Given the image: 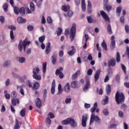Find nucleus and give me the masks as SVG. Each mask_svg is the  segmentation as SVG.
<instances>
[{
	"mask_svg": "<svg viewBox=\"0 0 129 129\" xmlns=\"http://www.w3.org/2000/svg\"><path fill=\"white\" fill-rule=\"evenodd\" d=\"M82 10L83 12L86 11V5H85V0H82Z\"/></svg>",
	"mask_w": 129,
	"mask_h": 129,
	"instance_id": "nucleus-28",
	"label": "nucleus"
},
{
	"mask_svg": "<svg viewBox=\"0 0 129 129\" xmlns=\"http://www.w3.org/2000/svg\"><path fill=\"white\" fill-rule=\"evenodd\" d=\"M62 32H63V30H62V29L58 28V30L56 31L57 35L60 36V35L62 34Z\"/></svg>",
	"mask_w": 129,
	"mask_h": 129,
	"instance_id": "nucleus-54",
	"label": "nucleus"
},
{
	"mask_svg": "<svg viewBox=\"0 0 129 129\" xmlns=\"http://www.w3.org/2000/svg\"><path fill=\"white\" fill-rule=\"evenodd\" d=\"M80 75V71H77L75 74L72 75V78L73 80L76 79Z\"/></svg>",
	"mask_w": 129,
	"mask_h": 129,
	"instance_id": "nucleus-20",
	"label": "nucleus"
},
{
	"mask_svg": "<svg viewBox=\"0 0 129 129\" xmlns=\"http://www.w3.org/2000/svg\"><path fill=\"white\" fill-rule=\"evenodd\" d=\"M35 102L37 107H38V108H41V106H42V101H41V99L39 98H36Z\"/></svg>",
	"mask_w": 129,
	"mask_h": 129,
	"instance_id": "nucleus-16",
	"label": "nucleus"
},
{
	"mask_svg": "<svg viewBox=\"0 0 129 129\" xmlns=\"http://www.w3.org/2000/svg\"><path fill=\"white\" fill-rule=\"evenodd\" d=\"M92 114L95 121L97 122V123H98V124H100V123H101V120L99 118V117H98V116H95L94 113Z\"/></svg>",
	"mask_w": 129,
	"mask_h": 129,
	"instance_id": "nucleus-17",
	"label": "nucleus"
},
{
	"mask_svg": "<svg viewBox=\"0 0 129 129\" xmlns=\"http://www.w3.org/2000/svg\"><path fill=\"white\" fill-rule=\"evenodd\" d=\"M55 87H56V83L55 82V80H53L52 82V85L50 90L51 94H55Z\"/></svg>",
	"mask_w": 129,
	"mask_h": 129,
	"instance_id": "nucleus-12",
	"label": "nucleus"
},
{
	"mask_svg": "<svg viewBox=\"0 0 129 129\" xmlns=\"http://www.w3.org/2000/svg\"><path fill=\"white\" fill-rule=\"evenodd\" d=\"M61 10L63 12H68L70 10V6L69 5H63L61 7Z\"/></svg>",
	"mask_w": 129,
	"mask_h": 129,
	"instance_id": "nucleus-21",
	"label": "nucleus"
},
{
	"mask_svg": "<svg viewBox=\"0 0 129 129\" xmlns=\"http://www.w3.org/2000/svg\"><path fill=\"white\" fill-rule=\"evenodd\" d=\"M62 71H63V68L60 67L59 69H57L55 71V75L56 76H59V78L60 79H62L63 77H64V74H63V73H62Z\"/></svg>",
	"mask_w": 129,
	"mask_h": 129,
	"instance_id": "nucleus-7",
	"label": "nucleus"
},
{
	"mask_svg": "<svg viewBox=\"0 0 129 129\" xmlns=\"http://www.w3.org/2000/svg\"><path fill=\"white\" fill-rule=\"evenodd\" d=\"M93 71H92V69H90L87 71V74L88 75H92V73Z\"/></svg>",
	"mask_w": 129,
	"mask_h": 129,
	"instance_id": "nucleus-63",
	"label": "nucleus"
},
{
	"mask_svg": "<svg viewBox=\"0 0 129 129\" xmlns=\"http://www.w3.org/2000/svg\"><path fill=\"white\" fill-rule=\"evenodd\" d=\"M42 3H43V0H38L35 2L36 5L39 9L42 6Z\"/></svg>",
	"mask_w": 129,
	"mask_h": 129,
	"instance_id": "nucleus-33",
	"label": "nucleus"
},
{
	"mask_svg": "<svg viewBox=\"0 0 129 129\" xmlns=\"http://www.w3.org/2000/svg\"><path fill=\"white\" fill-rule=\"evenodd\" d=\"M99 90V91H98ZM97 92L98 93V94L100 95H102L103 93V91H102V89H100L99 90V89H98V88H97Z\"/></svg>",
	"mask_w": 129,
	"mask_h": 129,
	"instance_id": "nucleus-56",
	"label": "nucleus"
},
{
	"mask_svg": "<svg viewBox=\"0 0 129 129\" xmlns=\"http://www.w3.org/2000/svg\"><path fill=\"white\" fill-rule=\"evenodd\" d=\"M87 21H88V23H92L93 22V19L90 16L87 17Z\"/></svg>",
	"mask_w": 129,
	"mask_h": 129,
	"instance_id": "nucleus-57",
	"label": "nucleus"
},
{
	"mask_svg": "<svg viewBox=\"0 0 129 129\" xmlns=\"http://www.w3.org/2000/svg\"><path fill=\"white\" fill-rule=\"evenodd\" d=\"M47 70V62L43 63V73H46V70Z\"/></svg>",
	"mask_w": 129,
	"mask_h": 129,
	"instance_id": "nucleus-46",
	"label": "nucleus"
},
{
	"mask_svg": "<svg viewBox=\"0 0 129 129\" xmlns=\"http://www.w3.org/2000/svg\"><path fill=\"white\" fill-rule=\"evenodd\" d=\"M25 114H26V109H23L20 111V115L22 116V117H24Z\"/></svg>",
	"mask_w": 129,
	"mask_h": 129,
	"instance_id": "nucleus-48",
	"label": "nucleus"
},
{
	"mask_svg": "<svg viewBox=\"0 0 129 129\" xmlns=\"http://www.w3.org/2000/svg\"><path fill=\"white\" fill-rule=\"evenodd\" d=\"M116 64V62L115 61V59L113 58L109 60L108 62V67H110V66H112V67H114L115 65Z\"/></svg>",
	"mask_w": 129,
	"mask_h": 129,
	"instance_id": "nucleus-15",
	"label": "nucleus"
},
{
	"mask_svg": "<svg viewBox=\"0 0 129 129\" xmlns=\"http://www.w3.org/2000/svg\"><path fill=\"white\" fill-rule=\"evenodd\" d=\"M47 22L48 23V24H52L53 23V21L52 20V18H51V17L49 16L47 18Z\"/></svg>",
	"mask_w": 129,
	"mask_h": 129,
	"instance_id": "nucleus-58",
	"label": "nucleus"
},
{
	"mask_svg": "<svg viewBox=\"0 0 129 129\" xmlns=\"http://www.w3.org/2000/svg\"><path fill=\"white\" fill-rule=\"evenodd\" d=\"M112 74H113L112 69H109V70H108V76L109 77H111V76H112Z\"/></svg>",
	"mask_w": 129,
	"mask_h": 129,
	"instance_id": "nucleus-52",
	"label": "nucleus"
},
{
	"mask_svg": "<svg viewBox=\"0 0 129 129\" xmlns=\"http://www.w3.org/2000/svg\"><path fill=\"white\" fill-rule=\"evenodd\" d=\"M70 119L71 118H68L67 119L62 120V124L64 125L69 124L70 123Z\"/></svg>",
	"mask_w": 129,
	"mask_h": 129,
	"instance_id": "nucleus-36",
	"label": "nucleus"
},
{
	"mask_svg": "<svg viewBox=\"0 0 129 129\" xmlns=\"http://www.w3.org/2000/svg\"><path fill=\"white\" fill-rule=\"evenodd\" d=\"M8 28L11 30L10 31V37L11 40H14L15 35H14L13 31H15L17 29V28L16 27V26H14V25H11L8 27Z\"/></svg>",
	"mask_w": 129,
	"mask_h": 129,
	"instance_id": "nucleus-5",
	"label": "nucleus"
},
{
	"mask_svg": "<svg viewBox=\"0 0 129 129\" xmlns=\"http://www.w3.org/2000/svg\"><path fill=\"white\" fill-rule=\"evenodd\" d=\"M103 113L105 115H108L109 112H108V109L107 108H105L103 110Z\"/></svg>",
	"mask_w": 129,
	"mask_h": 129,
	"instance_id": "nucleus-53",
	"label": "nucleus"
},
{
	"mask_svg": "<svg viewBox=\"0 0 129 129\" xmlns=\"http://www.w3.org/2000/svg\"><path fill=\"white\" fill-rule=\"evenodd\" d=\"M116 61L117 63H119V62H120V54H119V52H116Z\"/></svg>",
	"mask_w": 129,
	"mask_h": 129,
	"instance_id": "nucleus-32",
	"label": "nucleus"
},
{
	"mask_svg": "<svg viewBox=\"0 0 129 129\" xmlns=\"http://www.w3.org/2000/svg\"><path fill=\"white\" fill-rule=\"evenodd\" d=\"M115 98L117 103L120 104V103L124 101V94L123 93H119L118 92H117Z\"/></svg>",
	"mask_w": 129,
	"mask_h": 129,
	"instance_id": "nucleus-2",
	"label": "nucleus"
},
{
	"mask_svg": "<svg viewBox=\"0 0 129 129\" xmlns=\"http://www.w3.org/2000/svg\"><path fill=\"white\" fill-rule=\"evenodd\" d=\"M11 103L12 105H13L14 106H16L17 104H19V103H20V100L18 98H13L12 99Z\"/></svg>",
	"mask_w": 129,
	"mask_h": 129,
	"instance_id": "nucleus-18",
	"label": "nucleus"
},
{
	"mask_svg": "<svg viewBox=\"0 0 129 129\" xmlns=\"http://www.w3.org/2000/svg\"><path fill=\"white\" fill-rule=\"evenodd\" d=\"M76 53V49H72L71 51L68 52L69 56H73Z\"/></svg>",
	"mask_w": 129,
	"mask_h": 129,
	"instance_id": "nucleus-38",
	"label": "nucleus"
},
{
	"mask_svg": "<svg viewBox=\"0 0 129 129\" xmlns=\"http://www.w3.org/2000/svg\"><path fill=\"white\" fill-rule=\"evenodd\" d=\"M125 31L126 33H129V26L128 25H125Z\"/></svg>",
	"mask_w": 129,
	"mask_h": 129,
	"instance_id": "nucleus-64",
	"label": "nucleus"
},
{
	"mask_svg": "<svg viewBox=\"0 0 129 129\" xmlns=\"http://www.w3.org/2000/svg\"><path fill=\"white\" fill-rule=\"evenodd\" d=\"M107 30L109 35H112V29H111V26L109 24L107 25Z\"/></svg>",
	"mask_w": 129,
	"mask_h": 129,
	"instance_id": "nucleus-30",
	"label": "nucleus"
},
{
	"mask_svg": "<svg viewBox=\"0 0 129 129\" xmlns=\"http://www.w3.org/2000/svg\"><path fill=\"white\" fill-rule=\"evenodd\" d=\"M17 21L19 24H22L23 23H26V22H27V20L20 17L18 18Z\"/></svg>",
	"mask_w": 129,
	"mask_h": 129,
	"instance_id": "nucleus-24",
	"label": "nucleus"
},
{
	"mask_svg": "<svg viewBox=\"0 0 129 129\" xmlns=\"http://www.w3.org/2000/svg\"><path fill=\"white\" fill-rule=\"evenodd\" d=\"M71 101H72V99L71 98H67L65 100V103L66 104H70Z\"/></svg>",
	"mask_w": 129,
	"mask_h": 129,
	"instance_id": "nucleus-44",
	"label": "nucleus"
},
{
	"mask_svg": "<svg viewBox=\"0 0 129 129\" xmlns=\"http://www.w3.org/2000/svg\"><path fill=\"white\" fill-rule=\"evenodd\" d=\"M11 65V60H7L4 63V67H9Z\"/></svg>",
	"mask_w": 129,
	"mask_h": 129,
	"instance_id": "nucleus-41",
	"label": "nucleus"
},
{
	"mask_svg": "<svg viewBox=\"0 0 129 129\" xmlns=\"http://www.w3.org/2000/svg\"><path fill=\"white\" fill-rule=\"evenodd\" d=\"M30 7L31 11H32V12H34V11H35V5H34V3L32 2H31L30 3Z\"/></svg>",
	"mask_w": 129,
	"mask_h": 129,
	"instance_id": "nucleus-47",
	"label": "nucleus"
},
{
	"mask_svg": "<svg viewBox=\"0 0 129 129\" xmlns=\"http://www.w3.org/2000/svg\"><path fill=\"white\" fill-rule=\"evenodd\" d=\"M19 13L20 14V15L21 16H24L26 14V12L25 11V8H23V7H22L20 9V10H19Z\"/></svg>",
	"mask_w": 129,
	"mask_h": 129,
	"instance_id": "nucleus-35",
	"label": "nucleus"
},
{
	"mask_svg": "<svg viewBox=\"0 0 129 129\" xmlns=\"http://www.w3.org/2000/svg\"><path fill=\"white\" fill-rule=\"evenodd\" d=\"M45 39H46V36L45 35H42L39 37L38 40L40 43H43L45 41Z\"/></svg>",
	"mask_w": 129,
	"mask_h": 129,
	"instance_id": "nucleus-39",
	"label": "nucleus"
},
{
	"mask_svg": "<svg viewBox=\"0 0 129 129\" xmlns=\"http://www.w3.org/2000/svg\"><path fill=\"white\" fill-rule=\"evenodd\" d=\"M94 121V118L93 117V115L92 113V114L91 115V118H90V124H92V123H93Z\"/></svg>",
	"mask_w": 129,
	"mask_h": 129,
	"instance_id": "nucleus-59",
	"label": "nucleus"
},
{
	"mask_svg": "<svg viewBox=\"0 0 129 129\" xmlns=\"http://www.w3.org/2000/svg\"><path fill=\"white\" fill-rule=\"evenodd\" d=\"M101 72V70H98L95 72V75L94 76L95 82H97L98 79H99Z\"/></svg>",
	"mask_w": 129,
	"mask_h": 129,
	"instance_id": "nucleus-10",
	"label": "nucleus"
},
{
	"mask_svg": "<svg viewBox=\"0 0 129 129\" xmlns=\"http://www.w3.org/2000/svg\"><path fill=\"white\" fill-rule=\"evenodd\" d=\"M71 87L72 88H78V82L74 81L71 82Z\"/></svg>",
	"mask_w": 129,
	"mask_h": 129,
	"instance_id": "nucleus-19",
	"label": "nucleus"
},
{
	"mask_svg": "<svg viewBox=\"0 0 129 129\" xmlns=\"http://www.w3.org/2000/svg\"><path fill=\"white\" fill-rule=\"evenodd\" d=\"M14 13H15V14H16V15H18V14H20V9L19 8L14 7Z\"/></svg>",
	"mask_w": 129,
	"mask_h": 129,
	"instance_id": "nucleus-45",
	"label": "nucleus"
},
{
	"mask_svg": "<svg viewBox=\"0 0 129 129\" xmlns=\"http://www.w3.org/2000/svg\"><path fill=\"white\" fill-rule=\"evenodd\" d=\"M70 34V38L71 42H72V41L74 40V38H75V35L76 34V24L75 23L73 24L72 27L71 29Z\"/></svg>",
	"mask_w": 129,
	"mask_h": 129,
	"instance_id": "nucleus-3",
	"label": "nucleus"
},
{
	"mask_svg": "<svg viewBox=\"0 0 129 129\" xmlns=\"http://www.w3.org/2000/svg\"><path fill=\"white\" fill-rule=\"evenodd\" d=\"M11 96L13 98H16L17 97V92L14 91L11 93Z\"/></svg>",
	"mask_w": 129,
	"mask_h": 129,
	"instance_id": "nucleus-55",
	"label": "nucleus"
},
{
	"mask_svg": "<svg viewBox=\"0 0 129 129\" xmlns=\"http://www.w3.org/2000/svg\"><path fill=\"white\" fill-rule=\"evenodd\" d=\"M58 92L57 94L58 95L61 94L62 92H63L62 91V86L60 85V84H58Z\"/></svg>",
	"mask_w": 129,
	"mask_h": 129,
	"instance_id": "nucleus-42",
	"label": "nucleus"
},
{
	"mask_svg": "<svg viewBox=\"0 0 129 129\" xmlns=\"http://www.w3.org/2000/svg\"><path fill=\"white\" fill-rule=\"evenodd\" d=\"M86 84L83 88V91L84 92H87V91H88V88H89V86H90V81L89 80V77L86 78Z\"/></svg>",
	"mask_w": 129,
	"mask_h": 129,
	"instance_id": "nucleus-6",
	"label": "nucleus"
},
{
	"mask_svg": "<svg viewBox=\"0 0 129 129\" xmlns=\"http://www.w3.org/2000/svg\"><path fill=\"white\" fill-rule=\"evenodd\" d=\"M70 124L72 127H76V126H77V122L74 120V119L71 118L70 120Z\"/></svg>",
	"mask_w": 129,
	"mask_h": 129,
	"instance_id": "nucleus-13",
	"label": "nucleus"
},
{
	"mask_svg": "<svg viewBox=\"0 0 129 129\" xmlns=\"http://www.w3.org/2000/svg\"><path fill=\"white\" fill-rule=\"evenodd\" d=\"M48 117L49 118H54V117H55V116L52 112H50L48 113Z\"/></svg>",
	"mask_w": 129,
	"mask_h": 129,
	"instance_id": "nucleus-61",
	"label": "nucleus"
},
{
	"mask_svg": "<svg viewBox=\"0 0 129 129\" xmlns=\"http://www.w3.org/2000/svg\"><path fill=\"white\" fill-rule=\"evenodd\" d=\"M63 16L64 17H66V18L67 17V16H68V17H69V18H71V17H72V16H73V12H72L71 11H69L68 12V15L64 14Z\"/></svg>",
	"mask_w": 129,
	"mask_h": 129,
	"instance_id": "nucleus-37",
	"label": "nucleus"
},
{
	"mask_svg": "<svg viewBox=\"0 0 129 129\" xmlns=\"http://www.w3.org/2000/svg\"><path fill=\"white\" fill-rule=\"evenodd\" d=\"M106 92L107 95H109L110 94V92H111V88H110V85H108L106 87Z\"/></svg>",
	"mask_w": 129,
	"mask_h": 129,
	"instance_id": "nucleus-27",
	"label": "nucleus"
},
{
	"mask_svg": "<svg viewBox=\"0 0 129 129\" xmlns=\"http://www.w3.org/2000/svg\"><path fill=\"white\" fill-rule=\"evenodd\" d=\"M100 15L102 16V18H103L104 20L105 21H107V22H109L110 21V19H109V17L104 11H101L100 12Z\"/></svg>",
	"mask_w": 129,
	"mask_h": 129,
	"instance_id": "nucleus-9",
	"label": "nucleus"
},
{
	"mask_svg": "<svg viewBox=\"0 0 129 129\" xmlns=\"http://www.w3.org/2000/svg\"><path fill=\"white\" fill-rule=\"evenodd\" d=\"M40 87V84L38 82H34L33 83V89L37 90Z\"/></svg>",
	"mask_w": 129,
	"mask_h": 129,
	"instance_id": "nucleus-26",
	"label": "nucleus"
},
{
	"mask_svg": "<svg viewBox=\"0 0 129 129\" xmlns=\"http://www.w3.org/2000/svg\"><path fill=\"white\" fill-rule=\"evenodd\" d=\"M51 51V43L48 42L47 46L45 47V54L48 55Z\"/></svg>",
	"mask_w": 129,
	"mask_h": 129,
	"instance_id": "nucleus-14",
	"label": "nucleus"
},
{
	"mask_svg": "<svg viewBox=\"0 0 129 129\" xmlns=\"http://www.w3.org/2000/svg\"><path fill=\"white\" fill-rule=\"evenodd\" d=\"M25 87V85L22 84L21 86H17V89H20V92L22 95H25V91L24 90V88Z\"/></svg>",
	"mask_w": 129,
	"mask_h": 129,
	"instance_id": "nucleus-11",
	"label": "nucleus"
},
{
	"mask_svg": "<svg viewBox=\"0 0 129 129\" xmlns=\"http://www.w3.org/2000/svg\"><path fill=\"white\" fill-rule=\"evenodd\" d=\"M32 76L34 79H36V80H41L42 79V77L38 74L33 75Z\"/></svg>",
	"mask_w": 129,
	"mask_h": 129,
	"instance_id": "nucleus-29",
	"label": "nucleus"
},
{
	"mask_svg": "<svg viewBox=\"0 0 129 129\" xmlns=\"http://www.w3.org/2000/svg\"><path fill=\"white\" fill-rule=\"evenodd\" d=\"M110 77H109V76H106L104 80V82H105V83H106V82H108V81H109V78Z\"/></svg>",
	"mask_w": 129,
	"mask_h": 129,
	"instance_id": "nucleus-62",
	"label": "nucleus"
},
{
	"mask_svg": "<svg viewBox=\"0 0 129 129\" xmlns=\"http://www.w3.org/2000/svg\"><path fill=\"white\" fill-rule=\"evenodd\" d=\"M64 90L66 92H70V85H69V83H67L64 87Z\"/></svg>",
	"mask_w": 129,
	"mask_h": 129,
	"instance_id": "nucleus-22",
	"label": "nucleus"
},
{
	"mask_svg": "<svg viewBox=\"0 0 129 129\" xmlns=\"http://www.w3.org/2000/svg\"><path fill=\"white\" fill-rule=\"evenodd\" d=\"M31 44V41H28V39L26 38L23 41L21 40L18 45V49L20 52L23 51V48H24V52H26V48L28 45Z\"/></svg>",
	"mask_w": 129,
	"mask_h": 129,
	"instance_id": "nucleus-1",
	"label": "nucleus"
},
{
	"mask_svg": "<svg viewBox=\"0 0 129 129\" xmlns=\"http://www.w3.org/2000/svg\"><path fill=\"white\" fill-rule=\"evenodd\" d=\"M39 72H40V69L38 68H34L33 70V75L36 74H39Z\"/></svg>",
	"mask_w": 129,
	"mask_h": 129,
	"instance_id": "nucleus-34",
	"label": "nucleus"
},
{
	"mask_svg": "<svg viewBox=\"0 0 129 129\" xmlns=\"http://www.w3.org/2000/svg\"><path fill=\"white\" fill-rule=\"evenodd\" d=\"M101 46H102L103 49H105V51H106V50H107V44H106V43L105 42V40L104 39L103 40L102 42L101 43Z\"/></svg>",
	"mask_w": 129,
	"mask_h": 129,
	"instance_id": "nucleus-23",
	"label": "nucleus"
},
{
	"mask_svg": "<svg viewBox=\"0 0 129 129\" xmlns=\"http://www.w3.org/2000/svg\"><path fill=\"white\" fill-rule=\"evenodd\" d=\"M84 107L85 108H86V109L90 108V107H91V105H90V104L85 103L84 104Z\"/></svg>",
	"mask_w": 129,
	"mask_h": 129,
	"instance_id": "nucleus-60",
	"label": "nucleus"
},
{
	"mask_svg": "<svg viewBox=\"0 0 129 129\" xmlns=\"http://www.w3.org/2000/svg\"><path fill=\"white\" fill-rule=\"evenodd\" d=\"M87 119H88V115L87 114H84L83 115L82 117V125L83 127H86Z\"/></svg>",
	"mask_w": 129,
	"mask_h": 129,
	"instance_id": "nucleus-4",
	"label": "nucleus"
},
{
	"mask_svg": "<svg viewBox=\"0 0 129 129\" xmlns=\"http://www.w3.org/2000/svg\"><path fill=\"white\" fill-rule=\"evenodd\" d=\"M3 10L5 12H7L8 11V4L7 3H5V4L3 5Z\"/></svg>",
	"mask_w": 129,
	"mask_h": 129,
	"instance_id": "nucleus-49",
	"label": "nucleus"
},
{
	"mask_svg": "<svg viewBox=\"0 0 129 129\" xmlns=\"http://www.w3.org/2000/svg\"><path fill=\"white\" fill-rule=\"evenodd\" d=\"M26 85L30 87V88L33 87V85L32 84V82L30 80H28L26 82Z\"/></svg>",
	"mask_w": 129,
	"mask_h": 129,
	"instance_id": "nucleus-51",
	"label": "nucleus"
},
{
	"mask_svg": "<svg viewBox=\"0 0 129 129\" xmlns=\"http://www.w3.org/2000/svg\"><path fill=\"white\" fill-rule=\"evenodd\" d=\"M18 61L20 63H25V62H26V58L24 57H19L18 58Z\"/></svg>",
	"mask_w": 129,
	"mask_h": 129,
	"instance_id": "nucleus-40",
	"label": "nucleus"
},
{
	"mask_svg": "<svg viewBox=\"0 0 129 129\" xmlns=\"http://www.w3.org/2000/svg\"><path fill=\"white\" fill-rule=\"evenodd\" d=\"M19 128H20V125H19V120L16 119L15 120V125L14 126V129H19Z\"/></svg>",
	"mask_w": 129,
	"mask_h": 129,
	"instance_id": "nucleus-43",
	"label": "nucleus"
},
{
	"mask_svg": "<svg viewBox=\"0 0 129 129\" xmlns=\"http://www.w3.org/2000/svg\"><path fill=\"white\" fill-rule=\"evenodd\" d=\"M104 7H106V9L107 11V12H110L111 11V9H112V7L110 5H107Z\"/></svg>",
	"mask_w": 129,
	"mask_h": 129,
	"instance_id": "nucleus-50",
	"label": "nucleus"
},
{
	"mask_svg": "<svg viewBox=\"0 0 129 129\" xmlns=\"http://www.w3.org/2000/svg\"><path fill=\"white\" fill-rule=\"evenodd\" d=\"M111 41L110 47L112 50H113L115 48V37L114 35L111 37Z\"/></svg>",
	"mask_w": 129,
	"mask_h": 129,
	"instance_id": "nucleus-8",
	"label": "nucleus"
},
{
	"mask_svg": "<svg viewBox=\"0 0 129 129\" xmlns=\"http://www.w3.org/2000/svg\"><path fill=\"white\" fill-rule=\"evenodd\" d=\"M51 62L53 65H56L57 62V58H56V56L52 55L51 57Z\"/></svg>",
	"mask_w": 129,
	"mask_h": 129,
	"instance_id": "nucleus-31",
	"label": "nucleus"
},
{
	"mask_svg": "<svg viewBox=\"0 0 129 129\" xmlns=\"http://www.w3.org/2000/svg\"><path fill=\"white\" fill-rule=\"evenodd\" d=\"M108 100H109V98H108V96H106L105 98L102 101V104L106 105L108 103Z\"/></svg>",
	"mask_w": 129,
	"mask_h": 129,
	"instance_id": "nucleus-25",
	"label": "nucleus"
}]
</instances>
